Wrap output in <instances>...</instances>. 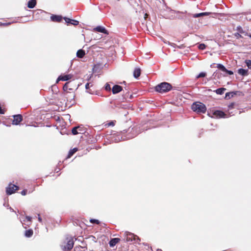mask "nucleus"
<instances>
[{"label":"nucleus","mask_w":251,"mask_h":251,"mask_svg":"<svg viewBox=\"0 0 251 251\" xmlns=\"http://www.w3.org/2000/svg\"><path fill=\"white\" fill-rule=\"evenodd\" d=\"M172 89V85L166 82H162L155 87V90L160 93H166Z\"/></svg>","instance_id":"f257e3e1"},{"label":"nucleus","mask_w":251,"mask_h":251,"mask_svg":"<svg viewBox=\"0 0 251 251\" xmlns=\"http://www.w3.org/2000/svg\"><path fill=\"white\" fill-rule=\"evenodd\" d=\"M192 109L198 113H204L206 111L205 105L200 102H195L191 106Z\"/></svg>","instance_id":"f03ea898"},{"label":"nucleus","mask_w":251,"mask_h":251,"mask_svg":"<svg viewBox=\"0 0 251 251\" xmlns=\"http://www.w3.org/2000/svg\"><path fill=\"white\" fill-rule=\"evenodd\" d=\"M128 130H130V132L126 136L127 139L132 138L142 132L139 127H133Z\"/></svg>","instance_id":"7ed1b4c3"},{"label":"nucleus","mask_w":251,"mask_h":251,"mask_svg":"<svg viewBox=\"0 0 251 251\" xmlns=\"http://www.w3.org/2000/svg\"><path fill=\"white\" fill-rule=\"evenodd\" d=\"M126 132V131H125V130H124L121 135L118 134L117 135H112L111 137L112 141L117 143L120 142L121 140H126L127 139L126 138V136L125 137H123L124 134H125Z\"/></svg>","instance_id":"20e7f679"},{"label":"nucleus","mask_w":251,"mask_h":251,"mask_svg":"<svg viewBox=\"0 0 251 251\" xmlns=\"http://www.w3.org/2000/svg\"><path fill=\"white\" fill-rule=\"evenodd\" d=\"M18 186L16 185L9 184L8 186L6 187V189L7 194L11 195L15 193V192L18 189Z\"/></svg>","instance_id":"39448f33"},{"label":"nucleus","mask_w":251,"mask_h":251,"mask_svg":"<svg viewBox=\"0 0 251 251\" xmlns=\"http://www.w3.org/2000/svg\"><path fill=\"white\" fill-rule=\"evenodd\" d=\"M136 238L139 239V238L134 234L131 233H128L126 234L125 237V240H126V242H130L133 240H135Z\"/></svg>","instance_id":"423d86ee"},{"label":"nucleus","mask_w":251,"mask_h":251,"mask_svg":"<svg viewBox=\"0 0 251 251\" xmlns=\"http://www.w3.org/2000/svg\"><path fill=\"white\" fill-rule=\"evenodd\" d=\"M74 242L73 239H70L67 241V244L64 246L63 249L65 251H70L74 247Z\"/></svg>","instance_id":"0eeeda50"},{"label":"nucleus","mask_w":251,"mask_h":251,"mask_svg":"<svg viewBox=\"0 0 251 251\" xmlns=\"http://www.w3.org/2000/svg\"><path fill=\"white\" fill-rule=\"evenodd\" d=\"M13 118L12 124L15 125H19L23 120V117L20 114L14 115Z\"/></svg>","instance_id":"6e6552de"},{"label":"nucleus","mask_w":251,"mask_h":251,"mask_svg":"<svg viewBox=\"0 0 251 251\" xmlns=\"http://www.w3.org/2000/svg\"><path fill=\"white\" fill-rule=\"evenodd\" d=\"M73 75H61L59 76L58 78L56 80V83H58L59 81H67L72 78Z\"/></svg>","instance_id":"1a4fd4ad"},{"label":"nucleus","mask_w":251,"mask_h":251,"mask_svg":"<svg viewBox=\"0 0 251 251\" xmlns=\"http://www.w3.org/2000/svg\"><path fill=\"white\" fill-rule=\"evenodd\" d=\"M125 90L126 91V92L123 96V101H128L132 99L133 95L129 93L128 91V89H127L126 87H125Z\"/></svg>","instance_id":"9d476101"},{"label":"nucleus","mask_w":251,"mask_h":251,"mask_svg":"<svg viewBox=\"0 0 251 251\" xmlns=\"http://www.w3.org/2000/svg\"><path fill=\"white\" fill-rule=\"evenodd\" d=\"M64 19L67 25H77L79 24V22L77 20L71 19L69 18L64 17Z\"/></svg>","instance_id":"9b49d317"},{"label":"nucleus","mask_w":251,"mask_h":251,"mask_svg":"<svg viewBox=\"0 0 251 251\" xmlns=\"http://www.w3.org/2000/svg\"><path fill=\"white\" fill-rule=\"evenodd\" d=\"M123 90V88L122 86L119 85H115L113 86L112 89V92L113 94H116L121 92Z\"/></svg>","instance_id":"f8f14e48"},{"label":"nucleus","mask_w":251,"mask_h":251,"mask_svg":"<svg viewBox=\"0 0 251 251\" xmlns=\"http://www.w3.org/2000/svg\"><path fill=\"white\" fill-rule=\"evenodd\" d=\"M94 30L106 34H108L107 30L104 27L101 26H97L96 27L94 28Z\"/></svg>","instance_id":"ddd939ff"},{"label":"nucleus","mask_w":251,"mask_h":251,"mask_svg":"<svg viewBox=\"0 0 251 251\" xmlns=\"http://www.w3.org/2000/svg\"><path fill=\"white\" fill-rule=\"evenodd\" d=\"M209 116H211L212 118H220V110H216L214 111H211L210 113H208Z\"/></svg>","instance_id":"4468645a"},{"label":"nucleus","mask_w":251,"mask_h":251,"mask_svg":"<svg viewBox=\"0 0 251 251\" xmlns=\"http://www.w3.org/2000/svg\"><path fill=\"white\" fill-rule=\"evenodd\" d=\"M238 93H241L239 91H233L226 93L225 95V99L228 100L233 97L234 95H236Z\"/></svg>","instance_id":"2eb2a0df"},{"label":"nucleus","mask_w":251,"mask_h":251,"mask_svg":"<svg viewBox=\"0 0 251 251\" xmlns=\"http://www.w3.org/2000/svg\"><path fill=\"white\" fill-rule=\"evenodd\" d=\"M221 72L225 73V75H231L233 74V72L226 70L225 67L222 64H221Z\"/></svg>","instance_id":"dca6fc26"},{"label":"nucleus","mask_w":251,"mask_h":251,"mask_svg":"<svg viewBox=\"0 0 251 251\" xmlns=\"http://www.w3.org/2000/svg\"><path fill=\"white\" fill-rule=\"evenodd\" d=\"M238 73L239 74L244 76H247L249 75L248 70L242 68L239 69L238 70Z\"/></svg>","instance_id":"f3484780"},{"label":"nucleus","mask_w":251,"mask_h":251,"mask_svg":"<svg viewBox=\"0 0 251 251\" xmlns=\"http://www.w3.org/2000/svg\"><path fill=\"white\" fill-rule=\"evenodd\" d=\"M50 19L53 22H59L62 20V17L61 16L53 15L50 17Z\"/></svg>","instance_id":"a211bd4d"},{"label":"nucleus","mask_w":251,"mask_h":251,"mask_svg":"<svg viewBox=\"0 0 251 251\" xmlns=\"http://www.w3.org/2000/svg\"><path fill=\"white\" fill-rule=\"evenodd\" d=\"M85 55V51L82 49H80L76 52V56L78 58H82Z\"/></svg>","instance_id":"6ab92c4d"},{"label":"nucleus","mask_w":251,"mask_h":251,"mask_svg":"<svg viewBox=\"0 0 251 251\" xmlns=\"http://www.w3.org/2000/svg\"><path fill=\"white\" fill-rule=\"evenodd\" d=\"M120 239L118 238L112 239L109 242V245L111 247H113L119 242Z\"/></svg>","instance_id":"aec40b11"},{"label":"nucleus","mask_w":251,"mask_h":251,"mask_svg":"<svg viewBox=\"0 0 251 251\" xmlns=\"http://www.w3.org/2000/svg\"><path fill=\"white\" fill-rule=\"evenodd\" d=\"M36 4V0H30L28 2L27 7L29 8H33L35 7Z\"/></svg>","instance_id":"412c9836"},{"label":"nucleus","mask_w":251,"mask_h":251,"mask_svg":"<svg viewBox=\"0 0 251 251\" xmlns=\"http://www.w3.org/2000/svg\"><path fill=\"white\" fill-rule=\"evenodd\" d=\"M141 75V70L139 68H136L133 72V76L135 78H138Z\"/></svg>","instance_id":"4be33fe9"},{"label":"nucleus","mask_w":251,"mask_h":251,"mask_svg":"<svg viewBox=\"0 0 251 251\" xmlns=\"http://www.w3.org/2000/svg\"><path fill=\"white\" fill-rule=\"evenodd\" d=\"M78 151L77 148H75L72 150H71L68 154L67 158L71 157L75 152H76Z\"/></svg>","instance_id":"5701e85b"},{"label":"nucleus","mask_w":251,"mask_h":251,"mask_svg":"<svg viewBox=\"0 0 251 251\" xmlns=\"http://www.w3.org/2000/svg\"><path fill=\"white\" fill-rule=\"evenodd\" d=\"M33 234V231L32 229H30L26 230L25 231V235L26 237H30L32 236Z\"/></svg>","instance_id":"b1692460"},{"label":"nucleus","mask_w":251,"mask_h":251,"mask_svg":"<svg viewBox=\"0 0 251 251\" xmlns=\"http://www.w3.org/2000/svg\"><path fill=\"white\" fill-rule=\"evenodd\" d=\"M209 14L208 12H202L200 13L195 14L193 15L194 18H198L201 16H207Z\"/></svg>","instance_id":"393cba45"},{"label":"nucleus","mask_w":251,"mask_h":251,"mask_svg":"<svg viewBox=\"0 0 251 251\" xmlns=\"http://www.w3.org/2000/svg\"><path fill=\"white\" fill-rule=\"evenodd\" d=\"M78 128H79V126H75L72 128V133L73 135H77L79 134V131H78Z\"/></svg>","instance_id":"a878e982"},{"label":"nucleus","mask_w":251,"mask_h":251,"mask_svg":"<svg viewBox=\"0 0 251 251\" xmlns=\"http://www.w3.org/2000/svg\"><path fill=\"white\" fill-rule=\"evenodd\" d=\"M70 82H67L63 86V89L64 91H67L68 90H72V88H69V84Z\"/></svg>","instance_id":"bb28decb"},{"label":"nucleus","mask_w":251,"mask_h":251,"mask_svg":"<svg viewBox=\"0 0 251 251\" xmlns=\"http://www.w3.org/2000/svg\"><path fill=\"white\" fill-rule=\"evenodd\" d=\"M221 21H223L224 19V21H226V20H228V16H227L226 14L222 13L221 12Z\"/></svg>","instance_id":"cd10ccee"},{"label":"nucleus","mask_w":251,"mask_h":251,"mask_svg":"<svg viewBox=\"0 0 251 251\" xmlns=\"http://www.w3.org/2000/svg\"><path fill=\"white\" fill-rule=\"evenodd\" d=\"M220 75L219 72V70H216L215 72H214L213 74V77L214 79H216L217 78H219L220 77Z\"/></svg>","instance_id":"c85d7f7f"},{"label":"nucleus","mask_w":251,"mask_h":251,"mask_svg":"<svg viewBox=\"0 0 251 251\" xmlns=\"http://www.w3.org/2000/svg\"><path fill=\"white\" fill-rule=\"evenodd\" d=\"M90 83H87L85 85V88L87 90V92L90 94H92L91 90L89 89Z\"/></svg>","instance_id":"c756f323"},{"label":"nucleus","mask_w":251,"mask_h":251,"mask_svg":"<svg viewBox=\"0 0 251 251\" xmlns=\"http://www.w3.org/2000/svg\"><path fill=\"white\" fill-rule=\"evenodd\" d=\"M79 128H78V131H79V134H83L85 131V129H84L83 126H79Z\"/></svg>","instance_id":"7c9ffc66"},{"label":"nucleus","mask_w":251,"mask_h":251,"mask_svg":"<svg viewBox=\"0 0 251 251\" xmlns=\"http://www.w3.org/2000/svg\"><path fill=\"white\" fill-rule=\"evenodd\" d=\"M245 63L248 68L251 69V60H246Z\"/></svg>","instance_id":"2f4dec72"},{"label":"nucleus","mask_w":251,"mask_h":251,"mask_svg":"<svg viewBox=\"0 0 251 251\" xmlns=\"http://www.w3.org/2000/svg\"><path fill=\"white\" fill-rule=\"evenodd\" d=\"M206 75V73L204 72H201L196 77L197 78H199L200 77H205Z\"/></svg>","instance_id":"473e14b6"},{"label":"nucleus","mask_w":251,"mask_h":251,"mask_svg":"<svg viewBox=\"0 0 251 251\" xmlns=\"http://www.w3.org/2000/svg\"><path fill=\"white\" fill-rule=\"evenodd\" d=\"M90 222L92 224H96L97 225H99L100 224V222L98 220L91 219L90 220Z\"/></svg>","instance_id":"72a5a7b5"},{"label":"nucleus","mask_w":251,"mask_h":251,"mask_svg":"<svg viewBox=\"0 0 251 251\" xmlns=\"http://www.w3.org/2000/svg\"><path fill=\"white\" fill-rule=\"evenodd\" d=\"M236 30L240 33H244V31L243 30V29H242V27L241 26H238L236 28Z\"/></svg>","instance_id":"f704fd0d"},{"label":"nucleus","mask_w":251,"mask_h":251,"mask_svg":"<svg viewBox=\"0 0 251 251\" xmlns=\"http://www.w3.org/2000/svg\"><path fill=\"white\" fill-rule=\"evenodd\" d=\"M105 89L106 91H110L111 90V87L109 83H106L105 85Z\"/></svg>","instance_id":"c9c22d12"},{"label":"nucleus","mask_w":251,"mask_h":251,"mask_svg":"<svg viewBox=\"0 0 251 251\" xmlns=\"http://www.w3.org/2000/svg\"><path fill=\"white\" fill-rule=\"evenodd\" d=\"M205 47L206 46L204 44H200L198 46L199 49L201 50L205 49Z\"/></svg>","instance_id":"e433bc0d"},{"label":"nucleus","mask_w":251,"mask_h":251,"mask_svg":"<svg viewBox=\"0 0 251 251\" xmlns=\"http://www.w3.org/2000/svg\"><path fill=\"white\" fill-rule=\"evenodd\" d=\"M210 67L211 68L217 67L218 69H220V64L213 63L211 65Z\"/></svg>","instance_id":"4c0bfd02"},{"label":"nucleus","mask_w":251,"mask_h":251,"mask_svg":"<svg viewBox=\"0 0 251 251\" xmlns=\"http://www.w3.org/2000/svg\"><path fill=\"white\" fill-rule=\"evenodd\" d=\"M234 36L237 38V39H239V38H241L242 37V36L240 34V33L239 32H236L234 34Z\"/></svg>","instance_id":"58836bf2"},{"label":"nucleus","mask_w":251,"mask_h":251,"mask_svg":"<svg viewBox=\"0 0 251 251\" xmlns=\"http://www.w3.org/2000/svg\"><path fill=\"white\" fill-rule=\"evenodd\" d=\"M11 23L10 22H9V23H1V22H0V25H3V26H7V25H9L11 24Z\"/></svg>","instance_id":"ea45409f"},{"label":"nucleus","mask_w":251,"mask_h":251,"mask_svg":"<svg viewBox=\"0 0 251 251\" xmlns=\"http://www.w3.org/2000/svg\"><path fill=\"white\" fill-rule=\"evenodd\" d=\"M226 114L223 112L221 111V118H226Z\"/></svg>","instance_id":"a19ab883"},{"label":"nucleus","mask_w":251,"mask_h":251,"mask_svg":"<svg viewBox=\"0 0 251 251\" xmlns=\"http://www.w3.org/2000/svg\"><path fill=\"white\" fill-rule=\"evenodd\" d=\"M225 6L226 7L225 3L223 1H222V2L221 3V9H224V7Z\"/></svg>","instance_id":"79ce46f5"},{"label":"nucleus","mask_w":251,"mask_h":251,"mask_svg":"<svg viewBox=\"0 0 251 251\" xmlns=\"http://www.w3.org/2000/svg\"><path fill=\"white\" fill-rule=\"evenodd\" d=\"M235 105V103L234 102H232V103H231L229 105H228V108L229 109H231L232 108H233L234 107V105Z\"/></svg>","instance_id":"37998d69"},{"label":"nucleus","mask_w":251,"mask_h":251,"mask_svg":"<svg viewBox=\"0 0 251 251\" xmlns=\"http://www.w3.org/2000/svg\"><path fill=\"white\" fill-rule=\"evenodd\" d=\"M27 192V190H24L21 192V194L23 196H25Z\"/></svg>","instance_id":"c03bdc74"},{"label":"nucleus","mask_w":251,"mask_h":251,"mask_svg":"<svg viewBox=\"0 0 251 251\" xmlns=\"http://www.w3.org/2000/svg\"><path fill=\"white\" fill-rule=\"evenodd\" d=\"M107 125L108 126H114V122L112 121V122L108 123Z\"/></svg>","instance_id":"a18cd8bd"},{"label":"nucleus","mask_w":251,"mask_h":251,"mask_svg":"<svg viewBox=\"0 0 251 251\" xmlns=\"http://www.w3.org/2000/svg\"><path fill=\"white\" fill-rule=\"evenodd\" d=\"M25 218H26V219L28 221H29V222H31V219H32V218H31V217H29V216H26Z\"/></svg>","instance_id":"49530a36"},{"label":"nucleus","mask_w":251,"mask_h":251,"mask_svg":"<svg viewBox=\"0 0 251 251\" xmlns=\"http://www.w3.org/2000/svg\"><path fill=\"white\" fill-rule=\"evenodd\" d=\"M226 90L225 88H221V95L224 93V91Z\"/></svg>","instance_id":"de8ad7c7"},{"label":"nucleus","mask_w":251,"mask_h":251,"mask_svg":"<svg viewBox=\"0 0 251 251\" xmlns=\"http://www.w3.org/2000/svg\"><path fill=\"white\" fill-rule=\"evenodd\" d=\"M38 219L39 222L40 223H42V219L41 217H40V214H38Z\"/></svg>","instance_id":"09e8293b"},{"label":"nucleus","mask_w":251,"mask_h":251,"mask_svg":"<svg viewBox=\"0 0 251 251\" xmlns=\"http://www.w3.org/2000/svg\"><path fill=\"white\" fill-rule=\"evenodd\" d=\"M215 92L218 94V95H220V88L217 89L216 90H215Z\"/></svg>","instance_id":"8fccbe9b"},{"label":"nucleus","mask_w":251,"mask_h":251,"mask_svg":"<svg viewBox=\"0 0 251 251\" xmlns=\"http://www.w3.org/2000/svg\"><path fill=\"white\" fill-rule=\"evenodd\" d=\"M250 37L251 38V34L250 35Z\"/></svg>","instance_id":"3c124183"}]
</instances>
